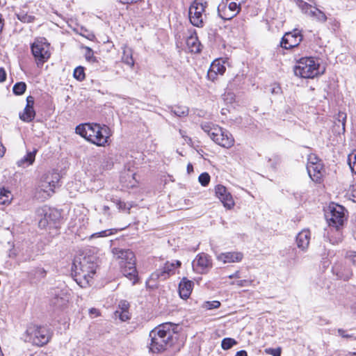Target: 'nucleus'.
Masks as SVG:
<instances>
[{
  "instance_id": "obj_30",
  "label": "nucleus",
  "mask_w": 356,
  "mask_h": 356,
  "mask_svg": "<svg viewBox=\"0 0 356 356\" xmlns=\"http://www.w3.org/2000/svg\"><path fill=\"white\" fill-rule=\"evenodd\" d=\"M16 15L17 19L23 23H32L35 19L34 16L28 15L24 11H20Z\"/></svg>"
},
{
  "instance_id": "obj_26",
  "label": "nucleus",
  "mask_w": 356,
  "mask_h": 356,
  "mask_svg": "<svg viewBox=\"0 0 356 356\" xmlns=\"http://www.w3.org/2000/svg\"><path fill=\"white\" fill-rule=\"evenodd\" d=\"M187 46L189 50L193 53H200L201 51V44L197 36H190L186 40Z\"/></svg>"
},
{
  "instance_id": "obj_59",
  "label": "nucleus",
  "mask_w": 356,
  "mask_h": 356,
  "mask_svg": "<svg viewBox=\"0 0 356 356\" xmlns=\"http://www.w3.org/2000/svg\"><path fill=\"white\" fill-rule=\"evenodd\" d=\"M235 356H248L247 352L245 350H240L238 351Z\"/></svg>"
},
{
  "instance_id": "obj_50",
  "label": "nucleus",
  "mask_w": 356,
  "mask_h": 356,
  "mask_svg": "<svg viewBox=\"0 0 356 356\" xmlns=\"http://www.w3.org/2000/svg\"><path fill=\"white\" fill-rule=\"evenodd\" d=\"M349 165L353 172L356 174V154L354 156V161H352L350 156L348 157Z\"/></svg>"
},
{
  "instance_id": "obj_4",
  "label": "nucleus",
  "mask_w": 356,
  "mask_h": 356,
  "mask_svg": "<svg viewBox=\"0 0 356 356\" xmlns=\"http://www.w3.org/2000/svg\"><path fill=\"white\" fill-rule=\"evenodd\" d=\"M200 126L216 144L225 148L234 145V139L227 130L209 122H202Z\"/></svg>"
},
{
  "instance_id": "obj_22",
  "label": "nucleus",
  "mask_w": 356,
  "mask_h": 356,
  "mask_svg": "<svg viewBox=\"0 0 356 356\" xmlns=\"http://www.w3.org/2000/svg\"><path fill=\"white\" fill-rule=\"evenodd\" d=\"M69 302V296L67 293L57 290L54 293V297L51 300V305L56 308H63Z\"/></svg>"
},
{
  "instance_id": "obj_46",
  "label": "nucleus",
  "mask_w": 356,
  "mask_h": 356,
  "mask_svg": "<svg viewBox=\"0 0 356 356\" xmlns=\"http://www.w3.org/2000/svg\"><path fill=\"white\" fill-rule=\"evenodd\" d=\"M129 303L127 300H121L119 303V311H129Z\"/></svg>"
},
{
  "instance_id": "obj_32",
  "label": "nucleus",
  "mask_w": 356,
  "mask_h": 356,
  "mask_svg": "<svg viewBox=\"0 0 356 356\" xmlns=\"http://www.w3.org/2000/svg\"><path fill=\"white\" fill-rule=\"evenodd\" d=\"M26 89V84L24 82H17L16 83L13 88V93L16 95H22L24 93Z\"/></svg>"
},
{
  "instance_id": "obj_11",
  "label": "nucleus",
  "mask_w": 356,
  "mask_h": 356,
  "mask_svg": "<svg viewBox=\"0 0 356 356\" xmlns=\"http://www.w3.org/2000/svg\"><path fill=\"white\" fill-rule=\"evenodd\" d=\"M38 213L42 216L38 221V226L42 229L47 227H56L57 223L60 220V213L57 210L50 208H43L38 211Z\"/></svg>"
},
{
  "instance_id": "obj_13",
  "label": "nucleus",
  "mask_w": 356,
  "mask_h": 356,
  "mask_svg": "<svg viewBox=\"0 0 356 356\" xmlns=\"http://www.w3.org/2000/svg\"><path fill=\"white\" fill-rule=\"evenodd\" d=\"M302 40L301 31L295 29L293 31L286 33L282 38L281 46L286 49H291L297 47Z\"/></svg>"
},
{
  "instance_id": "obj_43",
  "label": "nucleus",
  "mask_w": 356,
  "mask_h": 356,
  "mask_svg": "<svg viewBox=\"0 0 356 356\" xmlns=\"http://www.w3.org/2000/svg\"><path fill=\"white\" fill-rule=\"evenodd\" d=\"M221 6H222V7H223V8H225V7H226V6H225V5H222V6L220 5V6H218V15H219V16H220L222 19H232L234 16H235V15H236V13H232V14H231V15H225H225H222V14L221 13Z\"/></svg>"
},
{
  "instance_id": "obj_39",
  "label": "nucleus",
  "mask_w": 356,
  "mask_h": 356,
  "mask_svg": "<svg viewBox=\"0 0 356 356\" xmlns=\"http://www.w3.org/2000/svg\"><path fill=\"white\" fill-rule=\"evenodd\" d=\"M85 49H86V53H85L86 59L90 62H95L97 60H96V58L94 56V52H93L92 49L88 47H86Z\"/></svg>"
},
{
  "instance_id": "obj_12",
  "label": "nucleus",
  "mask_w": 356,
  "mask_h": 356,
  "mask_svg": "<svg viewBox=\"0 0 356 356\" xmlns=\"http://www.w3.org/2000/svg\"><path fill=\"white\" fill-rule=\"evenodd\" d=\"M181 264V263L179 260L172 262L167 261L161 268L156 270L151 275L150 280H155L160 279L165 280L170 275H174L175 273V269L180 267Z\"/></svg>"
},
{
  "instance_id": "obj_53",
  "label": "nucleus",
  "mask_w": 356,
  "mask_h": 356,
  "mask_svg": "<svg viewBox=\"0 0 356 356\" xmlns=\"http://www.w3.org/2000/svg\"><path fill=\"white\" fill-rule=\"evenodd\" d=\"M228 8L232 12H236V13H238V6L235 2H231L229 4Z\"/></svg>"
},
{
  "instance_id": "obj_21",
  "label": "nucleus",
  "mask_w": 356,
  "mask_h": 356,
  "mask_svg": "<svg viewBox=\"0 0 356 356\" xmlns=\"http://www.w3.org/2000/svg\"><path fill=\"white\" fill-rule=\"evenodd\" d=\"M243 258V254L241 252H227L220 253L217 256V259L223 264L239 262Z\"/></svg>"
},
{
  "instance_id": "obj_56",
  "label": "nucleus",
  "mask_w": 356,
  "mask_h": 356,
  "mask_svg": "<svg viewBox=\"0 0 356 356\" xmlns=\"http://www.w3.org/2000/svg\"><path fill=\"white\" fill-rule=\"evenodd\" d=\"M228 277L229 279H233V278H240L241 277V274H240V272L238 270V271H236L234 273L228 276Z\"/></svg>"
},
{
  "instance_id": "obj_51",
  "label": "nucleus",
  "mask_w": 356,
  "mask_h": 356,
  "mask_svg": "<svg viewBox=\"0 0 356 356\" xmlns=\"http://www.w3.org/2000/svg\"><path fill=\"white\" fill-rule=\"evenodd\" d=\"M311 162L317 163V162H321V161L319 160L318 158L316 155L310 154L308 156L307 164H311Z\"/></svg>"
},
{
  "instance_id": "obj_23",
  "label": "nucleus",
  "mask_w": 356,
  "mask_h": 356,
  "mask_svg": "<svg viewBox=\"0 0 356 356\" xmlns=\"http://www.w3.org/2000/svg\"><path fill=\"white\" fill-rule=\"evenodd\" d=\"M193 282L186 277H183L179 284V293L182 299H187L191 294Z\"/></svg>"
},
{
  "instance_id": "obj_24",
  "label": "nucleus",
  "mask_w": 356,
  "mask_h": 356,
  "mask_svg": "<svg viewBox=\"0 0 356 356\" xmlns=\"http://www.w3.org/2000/svg\"><path fill=\"white\" fill-rule=\"evenodd\" d=\"M310 232L307 229L301 231L296 236L297 245L302 250H306L309 244Z\"/></svg>"
},
{
  "instance_id": "obj_3",
  "label": "nucleus",
  "mask_w": 356,
  "mask_h": 356,
  "mask_svg": "<svg viewBox=\"0 0 356 356\" xmlns=\"http://www.w3.org/2000/svg\"><path fill=\"white\" fill-rule=\"evenodd\" d=\"M113 253L120 260L119 264L123 275L132 280L134 285L138 280V273L136 268V258L134 252L128 249L115 248Z\"/></svg>"
},
{
  "instance_id": "obj_57",
  "label": "nucleus",
  "mask_w": 356,
  "mask_h": 356,
  "mask_svg": "<svg viewBox=\"0 0 356 356\" xmlns=\"http://www.w3.org/2000/svg\"><path fill=\"white\" fill-rule=\"evenodd\" d=\"M345 332H346L345 330H343V329H339L338 330L339 334L340 336H341L342 337H345V338L350 337V335L345 334Z\"/></svg>"
},
{
  "instance_id": "obj_54",
  "label": "nucleus",
  "mask_w": 356,
  "mask_h": 356,
  "mask_svg": "<svg viewBox=\"0 0 356 356\" xmlns=\"http://www.w3.org/2000/svg\"><path fill=\"white\" fill-rule=\"evenodd\" d=\"M281 92V88L277 84H274L271 88L270 92L272 94H278Z\"/></svg>"
},
{
  "instance_id": "obj_18",
  "label": "nucleus",
  "mask_w": 356,
  "mask_h": 356,
  "mask_svg": "<svg viewBox=\"0 0 356 356\" xmlns=\"http://www.w3.org/2000/svg\"><path fill=\"white\" fill-rule=\"evenodd\" d=\"M96 123L81 124L76 127V133L93 144Z\"/></svg>"
},
{
  "instance_id": "obj_61",
  "label": "nucleus",
  "mask_w": 356,
  "mask_h": 356,
  "mask_svg": "<svg viewBox=\"0 0 356 356\" xmlns=\"http://www.w3.org/2000/svg\"><path fill=\"white\" fill-rule=\"evenodd\" d=\"M193 171V165L191 163H188L187 165V172L188 174H190L191 172H192Z\"/></svg>"
},
{
  "instance_id": "obj_28",
  "label": "nucleus",
  "mask_w": 356,
  "mask_h": 356,
  "mask_svg": "<svg viewBox=\"0 0 356 356\" xmlns=\"http://www.w3.org/2000/svg\"><path fill=\"white\" fill-rule=\"evenodd\" d=\"M210 67L220 75H222L226 70V67L223 65L222 61L220 59L213 60Z\"/></svg>"
},
{
  "instance_id": "obj_52",
  "label": "nucleus",
  "mask_w": 356,
  "mask_h": 356,
  "mask_svg": "<svg viewBox=\"0 0 356 356\" xmlns=\"http://www.w3.org/2000/svg\"><path fill=\"white\" fill-rule=\"evenodd\" d=\"M6 72L3 67H0V83H3L6 80Z\"/></svg>"
},
{
  "instance_id": "obj_6",
  "label": "nucleus",
  "mask_w": 356,
  "mask_h": 356,
  "mask_svg": "<svg viewBox=\"0 0 356 356\" xmlns=\"http://www.w3.org/2000/svg\"><path fill=\"white\" fill-rule=\"evenodd\" d=\"M294 74L301 78L310 79L323 72H321L318 60L313 57L301 58L293 67Z\"/></svg>"
},
{
  "instance_id": "obj_19",
  "label": "nucleus",
  "mask_w": 356,
  "mask_h": 356,
  "mask_svg": "<svg viewBox=\"0 0 356 356\" xmlns=\"http://www.w3.org/2000/svg\"><path fill=\"white\" fill-rule=\"evenodd\" d=\"M215 191L216 196L219 198V200L222 202L225 207L231 209L234 206V202L232 196L224 186H216Z\"/></svg>"
},
{
  "instance_id": "obj_14",
  "label": "nucleus",
  "mask_w": 356,
  "mask_h": 356,
  "mask_svg": "<svg viewBox=\"0 0 356 356\" xmlns=\"http://www.w3.org/2000/svg\"><path fill=\"white\" fill-rule=\"evenodd\" d=\"M96 128L94 135L93 144L97 146L104 147L108 143V140L111 136V130L106 125L101 126L96 124Z\"/></svg>"
},
{
  "instance_id": "obj_20",
  "label": "nucleus",
  "mask_w": 356,
  "mask_h": 356,
  "mask_svg": "<svg viewBox=\"0 0 356 356\" xmlns=\"http://www.w3.org/2000/svg\"><path fill=\"white\" fill-rule=\"evenodd\" d=\"M34 102L35 99L33 96L29 95L26 97V105L24 108V113L19 115L22 120L30 122L34 119L35 116V112L33 108Z\"/></svg>"
},
{
  "instance_id": "obj_33",
  "label": "nucleus",
  "mask_w": 356,
  "mask_h": 356,
  "mask_svg": "<svg viewBox=\"0 0 356 356\" xmlns=\"http://www.w3.org/2000/svg\"><path fill=\"white\" fill-rule=\"evenodd\" d=\"M236 344L237 341L234 339L227 337L222 340L221 347L223 350H229Z\"/></svg>"
},
{
  "instance_id": "obj_58",
  "label": "nucleus",
  "mask_w": 356,
  "mask_h": 356,
  "mask_svg": "<svg viewBox=\"0 0 356 356\" xmlns=\"http://www.w3.org/2000/svg\"><path fill=\"white\" fill-rule=\"evenodd\" d=\"M6 152V147L1 144L0 145V156L3 157L4 156V154Z\"/></svg>"
},
{
  "instance_id": "obj_62",
  "label": "nucleus",
  "mask_w": 356,
  "mask_h": 356,
  "mask_svg": "<svg viewBox=\"0 0 356 356\" xmlns=\"http://www.w3.org/2000/svg\"><path fill=\"white\" fill-rule=\"evenodd\" d=\"M352 275V273L350 270L348 271V273L346 275L345 277H343V276H340V277L341 279H343V280H348L350 278V277Z\"/></svg>"
},
{
  "instance_id": "obj_15",
  "label": "nucleus",
  "mask_w": 356,
  "mask_h": 356,
  "mask_svg": "<svg viewBox=\"0 0 356 356\" xmlns=\"http://www.w3.org/2000/svg\"><path fill=\"white\" fill-rule=\"evenodd\" d=\"M307 170L309 177L316 183H321L325 174V169L322 162L307 164Z\"/></svg>"
},
{
  "instance_id": "obj_27",
  "label": "nucleus",
  "mask_w": 356,
  "mask_h": 356,
  "mask_svg": "<svg viewBox=\"0 0 356 356\" xmlns=\"http://www.w3.org/2000/svg\"><path fill=\"white\" fill-rule=\"evenodd\" d=\"M307 15L320 23H325L327 21L325 14L317 8L310 9Z\"/></svg>"
},
{
  "instance_id": "obj_25",
  "label": "nucleus",
  "mask_w": 356,
  "mask_h": 356,
  "mask_svg": "<svg viewBox=\"0 0 356 356\" xmlns=\"http://www.w3.org/2000/svg\"><path fill=\"white\" fill-rule=\"evenodd\" d=\"M37 152V149H34L32 152H27L26 155L17 161V165L22 168H25L32 165L35 161Z\"/></svg>"
},
{
  "instance_id": "obj_44",
  "label": "nucleus",
  "mask_w": 356,
  "mask_h": 356,
  "mask_svg": "<svg viewBox=\"0 0 356 356\" xmlns=\"http://www.w3.org/2000/svg\"><path fill=\"white\" fill-rule=\"evenodd\" d=\"M218 74L211 67L209 69L207 72V78L209 80H211V81H215L218 78Z\"/></svg>"
},
{
  "instance_id": "obj_1",
  "label": "nucleus",
  "mask_w": 356,
  "mask_h": 356,
  "mask_svg": "<svg viewBox=\"0 0 356 356\" xmlns=\"http://www.w3.org/2000/svg\"><path fill=\"white\" fill-rule=\"evenodd\" d=\"M99 259L94 254H79L75 257L72 267V275L81 287L90 284L98 266Z\"/></svg>"
},
{
  "instance_id": "obj_16",
  "label": "nucleus",
  "mask_w": 356,
  "mask_h": 356,
  "mask_svg": "<svg viewBox=\"0 0 356 356\" xmlns=\"http://www.w3.org/2000/svg\"><path fill=\"white\" fill-rule=\"evenodd\" d=\"M211 267L210 257L204 253L198 254L193 262V268L198 273H204Z\"/></svg>"
},
{
  "instance_id": "obj_37",
  "label": "nucleus",
  "mask_w": 356,
  "mask_h": 356,
  "mask_svg": "<svg viewBox=\"0 0 356 356\" xmlns=\"http://www.w3.org/2000/svg\"><path fill=\"white\" fill-rule=\"evenodd\" d=\"M115 316L119 317L122 321H126L130 318V314L129 311L117 310L115 312Z\"/></svg>"
},
{
  "instance_id": "obj_36",
  "label": "nucleus",
  "mask_w": 356,
  "mask_h": 356,
  "mask_svg": "<svg viewBox=\"0 0 356 356\" xmlns=\"http://www.w3.org/2000/svg\"><path fill=\"white\" fill-rule=\"evenodd\" d=\"M74 77L78 81H82L85 79L84 68L83 67H77L74 70Z\"/></svg>"
},
{
  "instance_id": "obj_17",
  "label": "nucleus",
  "mask_w": 356,
  "mask_h": 356,
  "mask_svg": "<svg viewBox=\"0 0 356 356\" xmlns=\"http://www.w3.org/2000/svg\"><path fill=\"white\" fill-rule=\"evenodd\" d=\"M343 227L328 226V228L325 230L324 237L330 243L333 245L338 244L343 240Z\"/></svg>"
},
{
  "instance_id": "obj_45",
  "label": "nucleus",
  "mask_w": 356,
  "mask_h": 356,
  "mask_svg": "<svg viewBox=\"0 0 356 356\" xmlns=\"http://www.w3.org/2000/svg\"><path fill=\"white\" fill-rule=\"evenodd\" d=\"M111 234H112V232L110 229H107V230H104V231H102V232H99L95 233V234H93L91 236V237L92 238H94V237H104V236H107L108 235H111Z\"/></svg>"
},
{
  "instance_id": "obj_10",
  "label": "nucleus",
  "mask_w": 356,
  "mask_h": 356,
  "mask_svg": "<svg viewBox=\"0 0 356 356\" xmlns=\"http://www.w3.org/2000/svg\"><path fill=\"white\" fill-rule=\"evenodd\" d=\"M207 2L202 0H195L189 8V19L191 23L197 27L204 26L203 13L205 11Z\"/></svg>"
},
{
  "instance_id": "obj_9",
  "label": "nucleus",
  "mask_w": 356,
  "mask_h": 356,
  "mask_svg": "<svg viewBox=\"0 0 356 356\" xmlns=\"http://www.w3.org/2000/svg\"><path fill=\"white\" fill-rule=\"evenodd\" d=\"M27 333L31 336L33 343L39 346L47 344L51 337L49 329L44 326L29 327Z\"/></svg>"
},
{
  "instance_id": "obj_29",
  "label": "nucleus",
  "mask_w": 356,
  "mask_h": 356,
  "mask_svg": "<svg viewBox=\"0 0 356 356\" xmlns=\"http://www.w3.org/2000/svg\"><path fill=\"white\" fill-rule=\"evenodd\" d=\"M122 60L127 65L132 67L134 65V60L132 57V51L131 49L125 48L123 50Z\"/></svg>"
},
{
  "instance_id": "obj_7",
  "label": "nucleus",
  "mask_w": 356,
  "mask_h": 356,
  "mask_svg": "<svg viewBox=\"0 0 356 356\" xmlns=\"http://www.w3.org/2000/svg\"><path fill=\"white\" fill-rule=\"evenodd\" d=\"M346 212L343 206L334 202L330 204L325 214L328 226H343L344 222L347 220Z\"/></svg>"
},
{
  "instance_id": "obj_55",
  "label": "nucleus",
  "mask_w": 356,
  "mask_h": 356,
  "mask_svg": "<svg viewBox=\"0 0 356 356\" xmlns=\"http://www.w3.org/2000/svg\"><path fill=\"white\" fill-rule=\"evenodd\" d=\"M348 258L351 262L356 266V252H351L348 254Z\"/></svg>"
},
{
  "instance_id": "obj_49",
  "label": "nucleus",
  "mask_w": 356,
  "mask_h": 356,
  "mask_svg": "<svg viewBox=\"0 0 356 356\" xmlns=\"http://www.w3.org/2000/svg\"><path fill=\"white\" fill-rule=\"evenodd\" d=\"M117 205H118L119 209L123 210V211H125V210L129 211L131 208V206H127L125 202H122L120 200L118 201Z\"/></svg>"
},
{
  "instance_id": "obj_48",
  "label": "nucleus",
  "mask_w": 356,
  "mask_h": 356,
  "mask_svg": "<svg viewBox=\"0 0 356 356\" xmlns=\"http://www.w3.org/2000/svg\"><path fill=\"white\" fill-rule=\"evenodd\" d=\"M35 275L39 277H44L46 275V270L42 268H37L35 270Z\"/></svg>"
},
{
  "instance_id": "obj_8",
  "label": "nucleus",
  "mask_w": 356,
  "mask_h": 356,
  "mask_svg": "<svg viewBox=\"0 0 356 356\" xmlns=\"http://www.w3.org/2000/svg\"><path fill=\"white\" fill-rule=\"evenodd\" d=\"M50 44L44 38H37L31 44V49L37 65H42L50 58Z\"/></svg>"
},
{
  "instance_id": "obj_38",
  "label": "nucleus",
  "mask_w": 356,
  "mask_h": 356,
  "mask_svg": "<svg viewBox=\"0 0 356 356\" xmlns=\"http://www.w3.org/2000/svg\"><path fill=\"white\" fill-rule=\"evenodd\" d=\"M198 180L202 186H206L210 181V176L207 172H203L199 176Z\"/></svg>"
},
{
  "instance_id": "obj_34",
  "label": "nucleus",
  "mask_w": 356,
  "mask_h": 356,
  "mask_svg": "<svg viewBox=\"0 0 356 356\" xmlns=\"http://www.w3.org/2000/svg\"><path fill=\"white\" fill-rule=\"evenodd\" d=\"M346 113L343 112H339L337 114V122H335L336 125L340 126L341 125V129L343 132L345 131V126H346Z\"/></svg>"
},
{
  "instance_id": "obj_41",
  "label": "nucleus",
  "mask_w": 356,
  "mask_h": 356,
  "mask_svg": "<svg viewBox=\"0 0 356 356\" xmlns=\"http://www.w3.org/2000/svg\"><path fill=\"white\" fill-rule=\"evenodd\" d=\"M253 283L252 280H241L236 281V285L238 287H246L252 286Z\"/></svg>"
},
{
  "instance_id": "obj_2",
  "label": "nucleus",
  "mask_w": 356,
  "mask_h": 356,
  "mask_svg": "<svg viewBox=\"0 0 356 356\" xmlns=\"http://www.w3.org/2000/svg\"><path fill=\"white\" fill-rule=\"evenodd\" d=\"M174 327L175 325L166 323L151 330L149 334V351L160 353L171 348L177 341V333L174 330Z\"/></svg>"
},
{
  "instance_id": "obj_64",
  "label": "nucleus",
  "mask_w": 356,
  "mask_h": 356,
  "mask_svg": "<svg viewBox=\"0 0 356 356\" xmlns=\"http://www.w3.org/2000/svg\"><path fill=\"white\" fill-rule=\"evenodd\" d=\"M3 19H2V16L0 14V33L1 32L3 26Z\"/></svg>"
},
{
  "instance_id": "obj_60",
  "label": "nucleus",
  "mask_w": 356,
  "mask_h": 356,
  "mask_svg": "<svg viewBox=\"0 0 356 356\" xmlns=\"http://www.w3.org/2000/svg\"><path fill=\"white\" fill-rule=\"evenodd\" d=\"M90 314L98 316L99 315V311L97 309H95V308H92V309H90Z\"/></svg>"
},
{
  "instance_id": "obj_40",
  "label": "nucleus",
  "mask_w": 356,
  "mask_h": 356,
  "mask_svg": "<svg viewBox=\"0 0 356 356\" xmlns=\"http://www.w3.org/2000/svg\"><path fill=\"white\" fill-rule=\"evenodd\" d=\"M299 8L302 10V11L308 15L310 9H312V6L304 1H300L298 3Z\"/></svg>"
},
{
  "instance_id": "obj_63",
  "label": "nucleus",
  "mask_w": 356,
  "mask_h": 356,
  "mask_svg": "<svg viewBox=\"0 0 356 356\" xmlns=\"http://www.w3.org/2000/svg\"><path fill=\"white\" fill-rule=\"evenodd\" d=\"M352 197L353 202H356V188H354L352 191Z\"/></svg>"
},
{
  "instance_id": "obj_31",
  "label": "nucleus",
  "mask_w": 356,
  "mask_h": 356,
  "mask_svg": "<svg viewBox=\"0 0 356 356\" xmlns=\"http://www.w3.org/2000/svg\"><path fill=\"white\" fill-rule=\"evenodd\" d=\"M171 112L178 117H185L188 115V108L186 106H175L171 109Z\"/></svg>"
},
{
  "instance_id": "obj_35",
  "label": "nucleus",
  "mask_w": 356,
  "mask_h": 356,
  "mask_svg": "<svg viewBox=\"0 0 356 356\" xmlns=\"http://www.w3.org/2000/svg\"><path fill=\"white\" fill-rule=\"evenodd\" d=\"M10 193L9 191L5 188L0 189V204L8 203L10 202Z\"/></svg>"
},
{
  "instance_id": "obj_5",
  "label": "nucleus",
  "mask_w": 356,
  "mask_h": 356,
  "mask_svg": "<svg viewBox=\"0 0 356 356\" xmlns=\"http://www.w3.org/2000/svg\"><path fill=\"white\" fill-rule=\"evenodd\" d=\"M60 180V175L55 171H49L42 175L36 188V197L42 200L49 198Z\"/></svg>"
},
{
  "instance_id": "obj_47",
  "label": "nucleus",
  "mask_w": 356,
  "mask_h": 356,
  "mask_svg": "<svg viewBox=\"0 0 356 356\" xmlns=\"http://www.w3.org/2000/svg\"><path fill=\"white\" fill-rule=\"evenodd\" d=\"M220 306L219 301L207 302V307L209 309H216Z\"/></svg>"
},
{
  "instance_id": "obj_42",
  "label": "nucleus",
  "mask_w": 356,
  "mask_h": 356,
  "mask_svg": "<svg viewBox=\"0 0 356 356\" xmlns=\"http://www.w3.org/2000/svg\"><path fill=\"white\" fill-rule=\"evenodd\" d=\"M281 348H266L265 349V353L268 355H271L273 356H280L281 355Z\"/></svg>"
}]
</instances>
